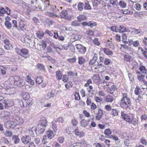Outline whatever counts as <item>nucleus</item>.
I'll use <instances>...</instances> for the list:
<instances>
[{"label": "nucleus", "mask_w": 147, "mask_h": 147, "mask_svg": "<svg viewBox=\"0 0 147 147\" xmlns=\"http://www.w3.org/2000/svg\"><path fill=\"white\" fill-rule=\"evenodd\" d=\"M9 81L11 84L20 87L22 86L25 84L22 79L17 76H10L9 79Z\"/></svg>", "instance_id": "f257e3e1"}, {"label": "nucleus", "mask_w": 147, "mask_h": 147, "mask_svg": "<svg viewBox=\"0 0 147 147\" xmlns=\"http://www.w3.org/2000/svg\"><path fill=\"white\" fill-rule=\"evenodd\" d=\"M16 51L17 53L25 58H26L29 56L28 51L25 48L20 49L17 48L16 49Z\"/></svg>", "instance_id": "f03ea898"}, {"label": "nucleus", "mask_w": 147, "mask_h": 147, "mask_svg": "<svg viewBox=\"0 0 147 147\" xmlns=\"http://www.w3.org/2000/svg\"><path fill=\"white\" fill-rule=\"evenodd\" d=\"M131 102L129 99H121L119 105L121 107L126 109L130 105Z\"/></svg>", "instance_id": "7ed1b4c3"}, {"label": "nucleus", "mask_w": 147, "mask_h": 147, "mask_svg": "<svg viewBox=\"0 0 147 147\" xmlns=\"http://www.w3.org/2000/svg\"><path fill=\"white\" fill-rule=\"evenodd\" d=\"M75 47L78 53L82 54H85L86 51V47L80 44L76 45Z\"/></svg>", "instance_id": "20e7f679"}, {"label": "nucleus", "mask_w": 147, "mask_h": 147, "mask_svg": "<svg viewBox=\"0 0 147 147\" xmlns=\"http://www.w3.org/2000/svg\"><path fill=\"white\" fill-rule=\"evenodd\" d=\"M22 142L24 144H26L29 143L31 140V138L29 136L24 135L21 138Z\"/></svg>", "instance_id": "39448f33"}, {"label": "nucleus", "mask_w": 147, "mask_h": 147, "mask_svg": "<svg viewBox=\"0 0 147 147\" xmlns=\"http://www.w3.org/2000/svg\"><path fill=\"white\" fill-rule=\"evenodd\" d=\"M3 102L4 104V107L5 108H7L8 107L12 106L13 104V101L11 100L7 99L3 100Z\"/></svg>", "instance_id": "423d86ee"}, {"label": "nucleus", "mask_w": 147, "mask_h": 147, "mask_svg": "<svg viewBox=\"0 0 147 147\" xmlns=\"http://www.w3.org/2000/svg\"><path fill=\"white\" fill-rule=\"evenodd\" d=\"M19 26L20 29L22 30H25L27 27L26 22L23 19H21Z\"/></svg>", "instance_id": "0eeeda50"}, {"label": "nucleus", "mask_w": 147, "mask_h": 147, "mask_svg": "<svg viewBox=\"0 0 147 147\" xmlns=\"http://www.w3.org/2000/svg\"><path fill=\"white\" fill-rule=\"evenodd\" d=\"M60 16L61 18H64L66 20H71V16L67 15V13L66 10H63L61 12Z\"/></svg>", "instance_id": "6e6552de"}, {"label": "nucleus", "mask_w": 147, "mask_h": 147, "mask_svg": "<svg viewBox=\"0 0 147 147\" xmlns=\"http://www.w3.org/2000/svg\"><path fill=\"white\" fill-rule=\"evenodd\" d=\"M36 129L38 132V135H39L43 133L45 129V127L40 125H38Z\"/></svg>", "instance_id": "1a4fd4ad"}, {"label": "nucleus", "mask_w": 147, "mask_h": 147, "mask_svg": "<svg viewBox=\"0 0 147 147\" xmlns=\"http://www.w3.org/2000/svg\"><path fill=\"white\" fill-rule=\"evenodd\" d=\"M29 134L32 137H35L37 136L38 135V133L36 129V128L33 127L29 130Z\"/></svg>", "instance_id": "9d476101"}, {"label": "nucleus", "mask_w": 147, "mask_h": 147, "mask_svg": "<svg viewBox=\"0 0 147 147\" xmlns=\"http://www.w3.org/2000/svg\"><path fill=\"white\" fill-rule=\"evenodd\" d=\"M121 117L122 119H123L127 122H129L131 121V119L127 114L121 111Z\"/></svg>", "instance_id": "9b49d317"}, {"label": "nucleus", "mask_w": 147, "mask_h": 147, "mask_svg": "<svg viewBox=\"0 0 147 147\" xmlns=\"http://www.w3.org/2000/svg\"><path fill=\"white\" fill-rule=\"evenodd\" d=\"M93 80L94 82L97 84H99L101 83V80L99 75H94L93 77Z\"/></svg>", "instance_id": "f8f14e48"}, {"label": "nucleus", "mask_w": 147, "mask_h": 147, "mask_svg": "<svg viewBox=\"0 0 147 147\" xmlns=\"http://www.w3.org/2000/svg\"><path fill=\"white\" fill-rule=\"evenodd\" d=\"M45 14L46 15L48 16L51 18H58L59 17V15H56L54 13L51 12L49 11H46L45 12Z\"/></svg>", "instance_id": "ddd939ff"}, {"label": "nucleus", "mask_w": 147, "mask_h": 147, "mask_svg": "<svg viewBox=\"0 0 147 147\" xmlns=\"http://www.w3.org/2000/svg\"><path fill=\"white\" fill-rule=\"evenodd\" d=\"M47 136L48 138L50 139H52L54 136L55 132L51 130H49L47 132Z\"/></svg>", "instance_id": "4468645a"}, {"label": "nucleus", "mask_w": 147, "mask_h": 147, "mask_svg": "<svg viewBox=\"0 0 147 147\" xmlns=\"http://www.w3.org/2000/svg\"><path fill=\"white\" fill-rule=\"evenodd\" d=\"M75 135L81 138L84 136V132L83 131H80L79 129H76L74 131Z\"/></svg>", "instance_id": "2eb2a0df"}, {"label": "nucleus", "mask_w": 147, "mask_h": 147, "mask_svg": "<svg viewBox=\"0 0 147 147\" xmlns=\"http://www.w3.org/2000/svg\"><path fill=\"white\" fill-rule=\"evenodd\" d=\"M97 55H98L97 54H94V55L92 59H91L89 62V65H92L95 63L98 59Z\"/></svg>", "instance_id": "dca6fc26"}, {"label": "nucleus", "mask_w": 147, "mask_h": 147, "mask_svg": "<svg viewBox=\"0 0 147 147\" xmlns=\"http://www.w3.org/2000/svg\"><path fill=\"white\" fill-rule=\"evenodd\" d=\"M103 114L102 110L101 109H99L98 110V113L96 117V119L98 120H100L102 118Z\"/></svg>", "instance_id": "f3484780"}, {"label": "nucleus", "mask_w": 147, "mask_h": 147, "mask_svg": "<svg viewBox=\"0 0 147 147\" xmlns=\"http://www.w3.org/2000/svg\"><path fill=\"white\" fill-rule=\"evenodd\" d=\"M44 34L45 33L40 31H37L36 33V37L39 39L42 38Z\"/></svg>", "instance_id": "a211bd4d"}, {"label": "nucleus", "mask_w": 147, "mask_h": 147, "mask_svg": "<svg viewBox=\"0 0 147 147\" xmlns=\"http://www.w3.org/2000/svg\"><path fill=\"white\" fill-rule=\"evenodd\" d=\"M56 76L57 80H61L63 76L61 71L60 70L57 71L56 73Z\"/></svg>", "instance_id": "6ab92c4d"}, {"label": "nucleus", "mask_w": 147, "mask_h": 147, "mask_svg": "<svg viewBox=\"0 0 147 147\" xmlns=\"http://www.w3.org/2000/svg\"><path fill=\"white\" fill-rule=\"evenodd\" d=\"M104 133L106 135L105 138H109L110 137V135L111 134L112 132L110 129H107L105 130Z\"/></svg>", "instance_id": "aec40b11"}, {"label": "nucleus", "mask_w": 147, "mask_h": 147, "mask_svg": "<svg viewBox=\"0 0 147 147\" xmlns=\"http://www.w3.org/2000/svg\"><path fill=\"white\" fill-rule=\"evenodd\" d=\"M38 125H40L46 127L47 125V121L45 118H43L41 119L40 121V124Z\"/></svg>", "instance_id": "412c9836"}, {"label": "nucleus", "mask_w": 147, "mask_h": 147, "mask_svg": "<svg viewBox=\"0 0 147 147\" xmlns=\"http://www.w3.org/2000/svg\"><path fill=\"white\" fill-rule=\"evenodd\" d=\"M116 89V87L115 85H113L111 87L108 88L107 90V92L112 94Z\"/></svg>", "instance_id": "4be33fe9"}, {"label": "nucleus", "mask_w": 147, "mask_h": 147, "mask_svg": "<svg viewBox=\"0 0 147 147\" xmlns=\"http://www.w3.org/2000/svg\"><path fill=\"white\" fill-rule=\"evenodd\" d=\"M103 50L104 53L107 55H111L113 54L112 52L108 48H104Z\"/></svg>", "instance_id": "5701e85b"}, {"label": "nucleus", "mask_w": 147, "mask_h": 147, "mask_svg": "<svg viewBox=\"0 0 147 147\" xmlns=\"http://www.w3.org/2000/svg\"><path fill=\"white\" fill-rule=\"evenodd\" d=\"M16 124H22L23 122L22 119L19 117H17L15 119Z\"/></svg>", "instance_id": "b1692460"}, {"label": "nucleus", "mask_w": 147, "mask_h": 147, "mask_svg": "<svg viewBox=\"0 0 147 147\" xmlns=\"http://www.w3.org/2000/svg\"><path fill=\"white\" fill-rule=\"evenodd\" d=\"M69 46V43L64 45H63L60 46L57 48L60 50H67Z\"/></svg>", "instance_id": "393cba45"}, {"label": "nucleus", "mask_w": 147, "mask_h": 147, "mask_svg": "<svg viewBox=\"0 0 147 147\" xmlns=\"http://www.w3.org/2000/svg\"><path fill=\"white\" fill-rule=\"evenodd\" d=\"M118 30L119 32H123L126 31L127 29L123 25H120L118 29Z\"/></svg>", "instance_id": "a878e982"}, {"label": "nucleus", "mask_w": 147, "mask_h": 147, "mask_svg": "<svg viewBox=\"0 0 147 147\" xmlns=\"http://www.w3.org/2000/svg\"><path fill=\"white\" fill-rule=\"evenodd\" d=\"M12 139L15 144H18L20 141V139L18 136H13L12 137Z\"/></svg>", "instance_id": "bb28decb"}, {"label": "nucleus", "mask_w": 147, "mask_h": 147, "mask_svg": "<svg viewBox=\"0 0 147 147\" xmlns=\"http://www.w3.org/2000/svg\"><path fill=\"white\" fill-rule=\"evenodd\" d=\"M54 92V91L51 90L48 92L47 94V98L48 99H50L54 97L55 96Z\"/></svg>", "instance_id": "cd10ccee"}, {"label": "nucleus", "mask_w": 147, "mask_h": 147, "mask_svg": "<svg viewBox=\"0 0 147 147\" xmlns=\"http://www.w3.org/2000/svg\"><path fill=\"white\" fill-rule=\"evenodd\" d=\"M138 122V119L135 118L133 117L132 119H131V121L129 123H130L131 124L134 126H135L137 124Z\"/></svg>", "instance_id": "c85d7f7f"}, {"label": "nucleus", "mask_w": 147, "mask_h": 147, "mask_svg": "<svg viewBox=\"0 0 147 147\" xmlns=\"http://www.w3.org/2000/svg\"><path fill=\"white\" fill-rule=\"evenodd\" d=\"M81 125L83 127H86L88 124V121L84 120H82L80 122Z\"/></svg>", "instance_id": "c756f323"}, {"label": "nucleus", "mask_w": 147, "mask_h": 147, "mask_svg": "<svg viewBox=\"0 0 147 147\" xmlns=\"http://www.w3.org/2000/svg\"><path fill=\"white\" fill-rule=\"evenodd\" d=\"M124 57V60L127 62H130L131 61L133 60L131 57L128 55H125Z\"/></svg>", "instance_id": "7c9ffc66"}, {"label": "nucleus", "mask_w": 147, "mask_h": 147, "mask_svg": "<svg viewBox=\"0 0 147 147\" xmlns=\"http://www.w3.org/2000/svg\"><path fill=\"white\" fill-rule=\"evenodd\" d=\"M5 45L4 46V48L5 49L9 50L11 48H12V45L10 43L9 41L5 43Z\"/></svg>", "instance_id": "2f4dec72"}, {"label": "nucleus", "mask_w": 147, "mask_h": 147, "mask_svg": "<svg viewBox=\"0 0 147 147\" xmlns=\"http://www.w3.org/2000/svg\"><path fill=\"white\" fill-rule=\"evenodd\" d=\"M122 36L123 41L125 44H127L128 39L127 38L126 34L125 33H123Z\"/></svg>", "instance_id": "473e14b6"}, {"label": "nucleus", "mask_w": 147, "mask_h": 147, "mask_svg": "<svg viewBox=\"0 0 147 147\" xmlns=\"http://www.w3.org/2000/svg\"><path fill=\"white\" fill-rule=\"evenodd\" d=\"M57 122L55 120L53 121L52 122V127L55 132L57 130V126L56 124Z\"/></svg>", "instance_id": "72a5a7b5"}, {"label": "nucleus", "mask_w": 147, "mask_h": 147, "mask_svg": "<svg viewBox=\"0 0 147 147\" xmlns=\"http://www.w3.org/2000/svg\"><path fill=\"white\" fill-rule=\"evenodd\" d=\"M123 13L126 15H132L133 12L132 11H130L127 9H122Z\"/></svg>", "instance_id": "f704fd0d"}, {"label": "nucleus", "mask_w": 147, "mask_h": 147, "mask_svg": "<svg viewBox=\"0 0 147 147\" xmlns=\"http://www.w3.org/2000/svg\"><path fill=\"white\" fill-rule=\"evenodd\" d=\"M105 99L106 102H112L113 101L114 98L112 96L108 95L106 97Z\"/></svg>", "instance_id": "c9c22d12"}, {"label": "nucleus", "mask_w": 147, "mask_h": 147, "mask_svg": "<svg viewBox=\"0 0 147 147\" xmlns=\"http://www.w3.org/2000/svg\"><path fill=\"white\" fill-rule=\"evenodd\" d=\"M139 69L143 73L146 74L147 72V69L144 66L140 65L139 66Z\"/></svg>", "instance_id": "e433bc0d"}, {"label": "nucleus", "mask_w": 147, "mask_h": 147, "mask_svg": "<svg viewBox=\"0 0 147 147\" xmlns=\"http://www.w3.org/2000/svg\"><path fill=\"white\" fill-rule=\"evenodd\" d=\"M112 39L111 40L108 39L107 41V45L110 48H113L114 47V44L111 41Z\"/></svg>", "instance_id": "4c0bfd02"}, {"label": "nucleus", "mask_w": 147, "mask_h": 147, "mask_svg": "<svg viewBox=\"0 0 147 147\" xmlns=\"http://www.w3.org/2000/svg\"><path fill=\"white\" fill-rule=\"evenodd\" d=\"M104 57L102 56H100L99 59L97 61L98 65L99 66H102L103 63V61Z\"/></svg>", "instance_id": "58836bf2"}, {"label": "nucleus", "mask_w": 147, "mask_h": 147, "mask_svg": "<svg viewBox=\"0 0 147 147\" xmlns=\"http://www.w3.org/2000/svg\"><path fill=\"white\" fill-rule=\"evenodd\" d=\"M78 63L80 65L83 64L85 62V59L82 57H79L78 58Z\"/></svg>", "instance_id": "ea45409f"}, {"label": "nucleus", "mask_w": 147, "mask_h": 147, "mask_svg": "<svg viewBox=\"0 0 147 147\" xmlns=\"http://www.w3.org/2000/svg\"><path fill=\"white\" fill-rule=\"evenodd\" d=\"M43 80V77H39L36 78V83L40 84L42 82Z\"/></svg>", "instance_id": "a19ab883"}, {"label": "nucleus", "mask_w": 147, "mask_h": 147, "mask_svg": "<svg viewBox=\"0 0 147 147\" xmlns=\"http://www.w3.org/2000/svg\"><path fill=\"white\" fill-rule=\"evenodd\" d=\"M37 68L40 70L44 71L45 70V66L42 64H38L37 65Z\"/></svg>", "instance_id": "79ce46f5"}, {"label": "nucleus", "mask_w": 147, "mask_h": 147, "mask_svg": "<svg viewBox=\"0 0 147 147\" xmlns=\"http://www.w3.org/2000/svg\"><path fill=\"white\" fill-rule=\"evenodd\" d=\"M5 25L8 29H10L12 27V25L11 23L7 20H6L5 22Z\"/></svg>", "instance_id": "37998d69"}, {"label": "nucleus", "mask_w": 147, "mask_h": 147, "mask_svg": "<svg viewBox=\"0 0 147 147\" xmlns=\"http://www.w3.org/2000/svg\"><path fill=\"white\" fill-rule=\"evenodd\" d=\"M86 18V17L82 15H80L77 17L78 20L79 22H81L82 20H85Z\"/></svg>", "instance_id": "c03bdc74"}, {"label": "nucleus", "mask_w": 147, "mask_h": 147, "mask_svg": "<svg viewBox=\"0 0 147 147\" xmlns=\"http://www.w3.org/2000/svg\"><path fill=\"white\" fill-rule=\"evenodd\" d=\"M23 97L25 100H27L30 98V96L28 93L25 92L23 94Z\"/></svg>", "instance_id": "a18cd8bd"}, {"label": "nucleus", "mask_w": 147, "mask_h": 147, "mask_svg": "<svg viewBox=\"0 0 147 147\" xmlns=\"http://www.w3.org/2000/svg\"><path fill=\"white\" fill-rule=\"evenodd\" d=\"M118 5L122 8H125L126 7V3L122 1H120L119 2Z\"/></svg>", "instance_id": "49530a36"}, {"label": "nucleus", "mask_w": 147, "mask_h": 147, "mask_svg": "<svg viewBox=\"0 0 147 147\" xmlns=\"http://www.w3.org/2000/svg\"><path fill=\"white\" fill-rule=\"evenodd\" d=\"M96 23L93 21H90L88 22V26H90L91 28L96 26Z\"/></svg>", "instance_id": "de8ad7c7"}, {"label": "nucleus", "mask_w": 147, "mask_h": 147, "mask_svg": "<svg viewBox=\"0 0 147 147\" xmlns=\"http://www.w3.org/2000/svg\"><path fill=\"white\" fill-rule=\"evenodd\" d=\"M142 43L144 49L147 50V38H144L142 41Z\"/></svg>", "instance_id": "09e8293b"}, {"label": "nucleus", "mask_w": 147, "mask_h": 147, "mask_svg": "<svg viewBox=\"0 0 147 147\" xmlns=\"http://www.w3.org/2000/svg\"><path fill=\"white\" fill-rule=\"evenodd\" d=\"M106 65H108L112 63V61L109 59L106 58L103 62Z\"/></svg>", "instance_id": "8fccbe9b"}, {"label": "nucleus", "mask_w": 147, "mask_h": 147, "mask_svg": "<svg viewBox=\"0 0 147 147\" xmlns=\"http://www.w3.org/2000/svg\"><path fill=\"white\" fill-rule=\"evenodd\" d=\"M84 4L82 3H79L78 5V10L81 11L83 9Z\"/></svg>", "instance_id": "3c124183"}, {"label": "nucleus", "mask_w": 147, "mask_h": 147, "mask_svg": "<svg viewBox=\"0 0 147 147\" xmlns=\"http://www.w3.org/2000/svg\"><path fill=\"white\" fill-rule=\"evenodd\" d=\"M101 0H94L92 2L93 5L94 6H97L100 3Z\"/></svg>", "instance_id": "603ef678"}, {"label": "nucleus", "mask_w": 147, "mask_h": 147, "mask_svg": "<svg viewBox=\"0 0 147 147\" xmlns=\"http://www.w3.org/2000/svg\"><path fill=\"white\" fill-rule=\"evenodd\" d=\"M112 112L111 113L114 116L118 115V111L116 109H111Z\"/></svg>", "instance_id": "864d4df0"}, {"label": "nucleus", "mask_w": 147, "mask_h": 147, "mask_svg": "<svg viewBox=\"0 0 147 147\" xmlns=\"http://www.w3.org/2000/svg\"><path fill=\"white\" fill-rule=\"evenodd\" d=\"M34 141L36 145H38L40 143L41 140L39 138H35L34 139Z\"/></svg>", "instance_id": "5fc2aeb1"}, {"label": "nucleus", "mask_w": 147, "mask_h": 147, "mask_svg": "<svg viewBox=\"0 0 147 147\" xmlns=\"http://www.w3.org/2000/svg\"><path fill=\"white\" fill-rule=\"evenodd\" d=\"M84 9H85L91 10V8L88 3H86L84 5Z\"/></svg>", "instance_id": "6e6d98bb"}, {"label": "nucleus", "mask_w": 147, "mask_h": 147, "mask_svg": "<svg viewBox=\"0 0 147 147\" xmlns=\"http://www.w3.org/2000/svg\"><path fill=\"white\" fill-rule=\"evenodd\" d=\"M4 134L5 136L7 137H11L12 135V132L8 131H6Z\"/></svg>", "instance_id": "4d7b16f0"}, {"label": "nucleus", "mask_w": 147, "mask_h": 147, "mask_svg": "<svg viewBox=\"0 0 147 147\" xmlns=\"http://www.w3.org/2000/svg\"><path fill=\"white\" fill-rule=\"evenodd\" d=\"M140 93V88L137 86L136 87L134 90V93L136 95H138Z\"/></svg>", "instance_id": "13d9d810"}, {"label": "nucleus", "mask_w": 147, "mask_h": 147, "mask_svg": "<svg viewBox=\"0 0 147 147\" xmlns=\"http://www.w3.org/2000/svg\"><path fill=\"white\" fill-rule=\"evenodd\" d=\"M140 142L142 144L145 145H147V142L145 138L144 137H142L140 139Z\"/></svg>", "instance_id": "bf43d9fd"}, {"label": "nucleus", "mask_w": 147, "mask_h": 147, "mask_svg": "<svg viewBox=\"0 0 147 147\" xmlns=\"http://www.w3.org/2000/svg\"><path fill=\"white\" fill-rule=\"evenodd\" d=\"M144 76V75H138V79L140 82H144V81L145 80H144L143 77Z\"/></svg>", "instance_id": "052dcab7"}, {"label": "nucleus", "mask_w": 147, "mask_h": 147, "mask_svg": "<svg viewBox=\"0 0 147 147\" xmlns=\"http://www.w3.org/2000/svg\"><path fill=\"white\" fill-rule=\"evenodd\" d=\"M57 140L60 143L62 144L63 143L65 140V139L64 137L61 136L57 138Z\"/></svg>", "instance_id": "680f3d73"}, {"label": "nucleus", "mask_w": 147, "mask_h": 147, "mask_svg": "<svg viewBox=\"0 0 147 147\" xmlns=\"http://www.w3.org/2000/svg\"><path fill=\"white\" fill-rule=\"evenodd\" d=\"M80 25V24L76 21L72 22L71 23V25L74 26H79Z\"/></svg>", "instance_id": "e2e57ef3"}, {"label": "nucleus", "mask_w": 147, "mask_h": 147, "mask_svg": "<svg viewBox=\"0 0 147 147\" xmlns=\"http://www.w3.org/2000/svg\"><path fill=\"white\" fill-rule=\"evenodd\" d=\"M69 80V78L67 77L66 74H65L63 76L62 78V80L65 83L67 82Z\"/></svg>", "instance_id": "0e129e2a"}, {"label": "nucleus", "mask_w": 147, "mask_h": 147, "mask_svg": "<svg viewBox=\"0 0 147 147\" xmlns=\"http://www.w3.org/2000/svg\"><path fill=\"white\" fill-rule=\"evenodd\" d=\"M76 59L75 57L71 59H69L67 61L70 63H74L76 62Z\"/></svg>", "instance_id": "69168bd1"}, {"label": "nucleus", "mask_w": 147, "mask_h": 147, "mask_svg": "<svg viewBox=\"0 0 147 147\" xmlns=\"http://www.w3.org/2000/svg\"><path fill=\"white\" fill-rule=\"evenodd\" d=\"M93 42L95 45L98 46L100 45V42L98 41V39L97 38H95L93 40Z\"/></svg>", "instance_id": "338daca9"}, {"label": "nucleus", "mask_w": 147, "mask_h": 147, "mask_svg": "<svg viewBox=\"0 0 147 147\" xmlns=\"http://www.w3.org/2000/svg\"><path fill=\"white\" fill-rule=\"evenodd\" d=\"M11 70L13 72H15L18 69V67L16 65H14L10 67Z\"/></svg>", "instance_id": "774afa93"}]
</instances>
